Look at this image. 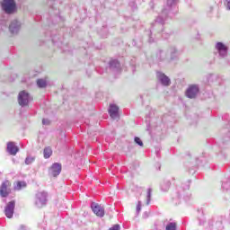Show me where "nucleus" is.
Returning a JSON list of instances; mask_svg holds the SVG:
<instances>
[{"instance_id": "nucleus-1", "label": "nucleus", "mask_w": 230, "mask_h": 230, "mask_svg": "<svg viewBox=\"0 0 230 230\" xmlns=\"http://www.w3.org/2000/svg\"><path fill=\"white\" fill-rule=\"evenodd\" d=\"M34 204L36 208H44L48 204V192L44 190L38 191L35 195Z\"/></svg>"}, {"instance_id": "nucleus-2", "label": "nucleus", "mask_w": 230, "mask_h": 230, "mask_svg": "<svg viewBox=\"0 0 230 230\" xmlns=\"http://www.w3.org/2000/svg\"><path fill=\"white\" fill-rule=\"evenodd\" d=\"M30 102H31V96H30V93L26 91L20 92L18 95L19 105H21V107H26Z\"/></svg>"}, {"instance_id": "nucleus-3", "label": "nucleus", "mask_w": 230, "mask_h": 230, "mask_svg": "<svg viewBox=\"0 0 230 230\" xmlns=\"http://www.w3.org/2000/svg\"><path fill=\"white\" fill-rule=\"evenodd\" d=\"M10 188H12V182L8 180L4 181L0 186V197L4 199L9 193H12V190Z\"/></svg>"}, {"instance_id": "nucleus-4", "label": "nucleus", "mask_w": 230, "mask_h": 230, "mask_svg": "<svg viewBox=\"0 0 230 230\" xmlns=\"http://www.w3.org/2000/svg\"><path fill=\"white\" fill-rule=\"evenodd\" d=\"M2 8L5 13H13L15 12V1L13 0H4L2 3Z\"/></svg>"}, {"instance_id": "nucleus-5", "label": "nucleus", "mask_w": 230, "mask_h": 230, "mask_svg": "<svg viewBox=\"0 0 230 230\" xmlns=\"http://www.w3.org/2000/svg\"><path fill=\"white\" fill-rule=\"evenodd\" d=\"M91 208L94 215H96L97 217H100L102 218L105 216V208H103L102 205L98 203H92Z\"/></svg>"}, {"instance_id": "nucleus-6", "label": "nucleus", "mask_w": 230, "mask_h": 230, "mask_svg": "<svg viewBox=\"0 0 230 230\" xmlns=\"http://www.w3.org/2000/svg\"><path fill=\"white\" fill-rule=\"evenodd\" d=\"M60 172H62V164L58 163H55L49 168V175H52V177H58V175H60Z\"/></svg>"}, {"instance_id": "nucleus-7", "label": "nucleus", "mask_w": 230, "mask_h": 230, "mask_svg": "<svg viewBox=\"0 0 230 230\" xmlns=\"http://www.w3.org/2000/svg\"><path fill=\"white\" fill-rule=\"evenodd\" d=\"M15 209V201H11L7 204L4 209L5 217L12 218L13 217V210Z\"/></svg>"}, {"instance_id": "nucleus-8", "label": "nucleus", "mask_w": 230, "mask_h": 230, "mask_svg": "<svg viewBox=\"0 0 230 230\" xmlns=\"http://www.w3.org/2000/svg\"><path fill=\"white\" fill-rule=\"evenodd\" d=\"M197 94H199V86L197 85H191L186 91V96L188 98H195Z\"/></svg>"}, {"instance_id": "nucleus-9", "label": "nucleus", "mask_w": 230, "mask_h": 230, "mask_svg": "<svg viewBox=\"0 0 230 230\" xmlns=\"http://www.w3.org/2000/svg\"><path fill=\"white\" fill-rule=\"evenodd\" d=\"M156 76H157L159 82H161V84L163 85H165V86L170 85V84H171L170 78H168V76H166L164 74H163L161 72H157Z\"/></svg>"}, {"instance_id": "nucleus-10", "label": "nucleus", "mask_w": 230, "mask_h": 230, "mask_svg": "<svg viewBox=\"0 0 230 230\" xmlns=\"http://www.w3.org/2000/svg\"><path fill=\"white\" fill-rule=\"evenodd\" d=\"M118 111H119V108H118V106L116 104L110 105L109 112H110V116H111V118H112V119H116L119 118V114L118 113Z\"/></svg>"}, {"instance_id": "nucleus-11", "label": "nucleus", "mask_w": 230, "mask_h": 230, "mask_svg": "<svg viewBox=\"0 0 230 230\" xmlns=\"http://www.w3.org/2000/svg\"><path fill=\"white\" fill-rule=\"evenodd\" d=\"M7 152L10 155H17V152H19V147L15 146L13 142L7 143Z\"/></svg>"}, {"instance_id": "nucleus-12", "label": "nucleus", "mask_w": 230, "mask_h": 230, "mask_svg": "<svg viewBox=\"0 0 230 230\" xmlns=\"http://www.w3.org/2000/svg\"><path fill=\"white\" fill-rule=\"evenodd\" d=\"M9 30L13 34L19 33V30H21V23L17 22V20L13 21L9 26Z\"/></svg>"}, {"instance_id": "nucleus-13", "label": "nucleus", "mask_w": 230, "mask_h": 230, "mask_svg": "<svg viewBox=\"0 0 230 230\" xmlns=\"http://www.w3.org/2000/svg\"><path fill=\"white\" fill-rule=\"evenodd\" d=\"M216 49H217L220 57H226V55H227V47H226L222 42L217 43Z\"/></svg>"}, {"instance_id": "nucleus-14", "label": "nucleus", "mask_w": 230, "mask_h": 230, "mask_svg": "<svg viewBox=\"0 0 230 230\" xmlns=\"http://www.w3.org/2000/svg\"><path fill=\"white\" fill-rule=\"evenodd\" d=\"M53 155V150L51 147H45L43 151V155L45 159H49Z\"/></svg>"}, {"instance_id": "nucleus-15", "label": "nucleus", "mask_w": 230, "mask_h": 230, "mask_svg": "<svg viewBox=\"0 0 230 230\" xmlns=\"http://www.w3.org/2000/svg\"><path fill=\"white\" fill-rule=\"evenodd\" d=\"M22 188H26V183L25 181H17L14 183V190L17 191L21 190Z\"/></svg>"}, {"instance_id": "nucleus-16", "label": "nucleus", "mask_w": 230, "mask_h": 230, "mask_svg": "<svg viewBox=\"0 0 230 230\" xmlns=\"http://www.w3.org/2000/svg\"><path fill=\"white\" fill-rule=\"evenodd\" d=\"M110 67H111V69H119V62L116 59L111 60L110 62Z\"/></svg>"}, {"instance_id": "nucleus-17", "label": "nucleus", "mask_w": 230, "mask_h": 230, "mask_svg": "<svg viewBox=\"0 0 230 230\" xmlns=\"http://www.w3.org/2000/svg\"><path fill=\"white\" fill-rule=\"evenodd\" d=\"M165 230H177V223L171 222L167 224Z\"/></svg>"}, {"instance_id": "nucleus-18", "label": "nucleus", "mask_w": 230, "mask_h": 230, "mask_svg": "<svg viewBox=\"0 0 230 230\" xmlns=\"http://www.w3.org/2000/svg\"><path fill=\"white\" fill-rule=\"evenodd\" d=\"M37 85L38 87H46V85H48V81H46L45 79H39L37 81Z\"/></svg>"}, {"instance_id": "nucleus-19", "label": "nucleus", "mask_w": 230, "mask_h": 230, "mask_svg": "<svg viewBox=\"0 0 230 230\" xmlns=\"http://www.w3.org/2000/svg\"><path fill=\"white\" fill-rule=\"evenodd\" d=\"M35 161V157L33 156H27L25 159V164H31Z\"/></svg>"}, {"instance_id": "nucleus-20", "label": "nucleus", "mask_w": 230, "mask_h": 230, "mask_svg": "<svg viewBox=\"0 0 230 230\" xmlns=\"http://www.w3.org/2000/svg\"><path fill=\"white\" fill-rule=\"evenodd\" d=\"M150 199H152V189L147 190V204H150Z\"/></svg>"}, {"instance_id": "nucleus-21", "label": "nucleus", "mask_w": 230, "mask_h": 230, "mask_svg": "<svg viewBox=\"0 0 230 230\" xmlns=\"http://www.w3.org/2000/svg\"><path fill=\"white\" fill-rule=\"evenodd\" d=\"M135 143H137V145H139V146H143V141H141V138L137 137H135Z\"/></svg>"}, {"instance_id": "nucleus-22", "label": "nucleus", "mask_w": 230, "mask_h": 230, "mask_svg": "<svg viewBox=\"0 0 230 230\" xmlns=\"http://www.w3.org/2000/svg\"><path fill=\"white\" fill-rule=\"evenodd\" d=\"M177 4V0H167V4L169 6H173V4Z\"/></svg>"}, {"instance_id": "nucleus-23", "label": "nucleus", "mask_w": 230, "mask_h": 230, "mask_svg": "<svg viewBox=\"0 0 230 230\" xmlns=\"http://www.w3.org/2000/svg\"><path fill=\"white\" fill-rule=\"evenodd\" d=\"M139 211H141V201H138L137 205V212L139 213Z\"/></svg>"}, {"instance_id": "nucleus-24", "label": "nucleus", "mask_w": 230, "mask_h": 230, "mask_svg": "<svg viewBox=\"0 0 230 230\" xmlns=\"http://www.w3.org/2000/svg\"><path fill=\"white\" fill-rule=\"evenodd\" d=\"M109 230H119V225H115L112 227H111Z\"/></svg>"}, {"instance_id": "nucleus-25", "label": "nucleus", "mask_w": 230, "mask_h": 230, "mask_svg": "<svg viewBox=\"0 0 230 230\" xmlns=\"http://www.w3.org/2000/svg\"><path fill=\"white\" fill-rule=\"evenodd\" d=\"M42 123H43L44 125H49V119H42Z\"/></svg>"}, {"instance_id": "nucleus-26", "label": "nucleus", "mask_w": 230, "mask_h": 230, "mask_svg": "<svg viewBox=\"0 0 230 230\" xmlns=\"http://www.w3.org/2000/svg\"><path fill=\"white\" fill-rule=\"evenodd\" d=\"M156 22H160L161 24H163V22H164V20H161V16H159V17L156 19Z\"/></svg>"}, {"instance_id": "nucleus-27", "label": "nucleus", "mask_w": 230, "mask_h": 230, "mask_svg": "<svg viewBox=\"0 0 230 230\" xmlns=\"http://www.w3.org/2000/svg\"><path fill=\"white\" fill-rule=\"evenodd\" d=\"M170 188V184H167V186H166V188L164 189V186H162V190H164V191H168V189Z\"/></svg>"}, {"instance_id": "nucleus-28", "label": "nucleus", "mask_w": 230, "mask_h": 230, "mask_svg": "<svg viewBox=\"0 0 230 230\" xmlns=\"http://www.w3.org/2000/svg\"><path fill=\"white\" fill-rule=\"evenodd\" d=\"M226 8L227 10H230V0H226Z\"/></svg>"}, {"instance_id": "nucleus-29", "label": "nucleus", "mask_w": 230, "mask_h": 230, "mask_svg": "<svg viewBox=\"0 0 230 230\" xmlns=\"http://www.w3.org/2000/svg\"><path fill=\"white\" fill-rule=\"evenodd\" d=\"M20 230H26V228L24 227V226H22L20 227Z\"/></svg>"}]
</instances>
